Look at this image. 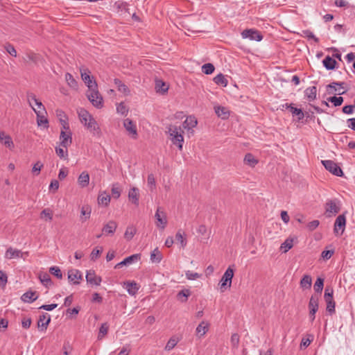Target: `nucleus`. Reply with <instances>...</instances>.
<instances>
[{"mask_svg":"<svg viewBox=\"0 0 355 355\" xmlns=\"http://www.w3.org/2000/svg\"><path fill=\"white\" fill-rule=\"evenodd\" d=\"M345 83L344 82H333L328 85H327V88L329 89H335V86H338L339 89H344V85Z\"/></svg>","mask_w":355,"mask_h":355,"instance_id":"338daca9","label":"nucleus"},{"mask_svg":"<svg viewBox=\"0 0 355 355\" xmlns=\"http://www.w3.org/2000/svg\"><path fill=\"white\" fill-rule=\"evenodd\" d=\"M185 275L186 277L189 280H195L201 276V275L198 274V272H194L191 270L186 271Z\"/></svg>","mask_w":355,"mask_h":355,"instance_id":"680f3d73","label":"nucleus"},{"mask_svg":"<svg viewBox=\"0 0 355 355\" xmlns=\"http://www.w3.org/2000/svg\"><path fill=\"white\" fill-rule=\"evenodd\" d=\"M215 112L216 115L221 118L222 119H227L229 118L230 115V112L229 110L223 106H216L214 107Z\"/></svg>","mask_w":355,"mask_h":355,"instance_id":"b1692460","label":"nucleus"},{"mask_svg":"<svg viewBox=\"0 0 355 355\" xmlns=\"http://www.w3.org/2000/svg\"><path fill=\"white\" fill-rule=\"evenodd\" d=\"M301 35L302 37H307L308 39H311L314 40V42L316 43L319 42V39L317 37H315V35L310 30L302 31V33Z\"/></svg>","mask_w":355,"mask_h":355,"instance_id":"6e6d98bb","label":"nucleus"},{"mask_svg":"<svg viewBox=\"0 0 355 355\" xmlns=\"http://www.w3.org/2000/svg\"><path fill=\"white\" fill-rule=\"evenodd\" d=\"M23 254L24 253L21 250L10 247L6 252L5 257L8 259L14 258H21L23 257Z\"/></svg>","mask_w":355,"mask_h":355,"instance_id":"aec40b11","label":"nucleus"},{"mask_svg":"<svg viewBox=\"0 0 355 355\" xmlns=\"http://www.w3.org/2000/svg\"><path fill=\"white\" fill-rule=\"evenodd\" d=\"M322 165L324 168L331 173L333 175H336L338 177H342L343 175V172L340 167L335 163L332 160H322Z\"/></svg>","mask_w":355,"mask_h":355,"instance_id":"423d86ee","label":"nucleus"},{"mask_svg":"<svg viewBox=\"0 0 355 355\" xmlns=\"http://www.w3.org/2000/svg\"><path fill=\"white\" fill-rule=\"evenodd\" d=\"M305 96L309 101H313L316 98L317 88L315 86L309 87L304 91Z\"/></svg>","mask_w":355,"mask_h":355,"instance_id":"bb28decb","label":"nucleus"},{"mask_svg":"<svg viewBox=\"0 0 355 355\" xmlns=\"http://www.w3.org/2000/svg\"><path fill=\"white\" fill-rule=\"evenodd\" d=\"M214 81L216 85L223 87H226L228 83L227 78L222 73H219L216 77H214Z\"/></svg>","mask_w":355,"mask_h":355,"instance_id":"ea45409f","label":"nucleus"},{"mask_svg":"<svg viewBox=\"0 0 355 355\" xmlns=\"http://www.w3.org/2000/svg\"><path fill=\"white\" fill-rule=\"evenodd\" d=\"M86 280L87 283L96 286H99L102 281L101 277L96 276L95 272L93 270H89L87 272Z\"/></svg>","mask_w":355,"mask_h":355,"instance_id":"dca6fc26","label":"nucleus"},{"mask_svg":"<svg viewBox=\"0 0 355 355\" xmlns=\"http://www.w3.org/2000/svg\"><path fill=\"white\" fill-rule=\"evenodd\" d=\"M215 67L211 63H207L202 65V71L204 73L209 75L214 71Z\"/></svg>","mask_w":355,"mask_h":355,"instance_id":"603ef678","label":"nucleus"},{"mask_svg":"<svg viewBox=\"0 0 355 355\" xmlns=\"http://www.w3.org/2000/svg\"><path fill=\"white\" fill-rule=\"evenodd\" d=\"M116 112L121 115L125 116L128 112V109L124 103L121 102L116 105Z\"/></svg>","mask_w":355,"mask_h":355,"instance_id":"5fc2aeb1","label":"nucleus"},{"mask_svg":"<svg viewBox=\"0 0 355 355\" xmlns=\"http://www.w3.org/2000/svg\"><path fill=\"white\" fill-rule=\"evenodd\" d=\"M355 110V103L354 105H345L343 107L342 111L346 114H352Z\"/></svg>","mask_w":355,"mask_h":355,"instance_id":"0e129e2a","label":"nucleus"},{"mask_svg":"<svg viewBox=\"0 0 355 355\" xmlns=\"http://www.w3.org/2000/svg\"><path fill=\"white\" fill-rule=\"evenodd\" d=\"M155 89L157 92L164 94L168 89V85L161 80H157L155 82Z\"/></svg>","mask_w":355,"mask_h":355,"instance_id":"e433bc0d","label":"nucleus"},{"mask_svg":"<svg viewBox=\"0 0 355 355\" xmlns=\"http://www.w3.org/2000/svg\"><path fill=\"white\" fill-rule=\"evenodd\" d=\"M65 80L67 83V85L70 87L73 88V89H76L78 87L77 81L74 79V78L70 73H67L65 74Z\"/></svg>","mask_w":355,"mask_h":355,"instance_id":"a19ab883","label":"nucleus"},{"mask_svg":"<svg viewBox=\"0 0 355 355\" xmlns=\"http://www.w3.org/2000/svg\"><path fill=\"white\" fill-rule=\"evenodd\" d=\"M139 259H140V254H134L131 256H129V257L125 258L122 261L118 263L114 266V268H120L123 266H129V265L132 264V263L137 261Z\"/></svg>","mask_w":355,"mask_h":355,"instance_id":"2eb2a0df","label":"nucleus"},{"mask_svg":"<svg viewBox=\"0 0 355 355\" xmlns=\"http://www.w3.org/2000/svg\"><path fill=\"white\" fill-rule=\"evenodd\" d=\"M198 124L196 118L194 116H187L186 120L182 123V127L187 129L188 131L191 130L193 132V128H195Z\"/></svg>","mask_w":355,"mask_h":355,"instance_id":"6ab92c4d","label":"nucleus"},{"mask_svg":"<svg viewBox=\"0 0 355 355\" xmlns=\"http://www.w3.org/2000/svg\"><path fill=\"white\" fill-rule=\"evenodd\" d=\"M108 328L109 327L107 323H103L101 324L98 336V339H102L107 334Z\"/></svg>","mask_w":355,"mask_h":355,"instance_id":"13d9d810","label":"nucleus"},{"mask_svg":"<svg viewBox=\"0 0 355 355\" xmlns=\"http://www.w3.org/2000/svg\"><path fill=\"white\" fill-rule=\"evenodd\" d=\"M55 153L60 159L64 160L68 159V151L67 149L64 150L61 147H55Z\"/></svg>","mask_w":355,"mask_h":355,"instance_id":"8fccbe9b","label":"nucleus"},{"mask_svg":"<svg viewBox=\"0 0 355 355\" xmlns=\"http://www.w3.org/2000/svg\"><path fill=\"white\" fill-rule=\"evenodd\" d=\"M300 284L303 289H310L312 285L311 277L309 275H304L300 280Z\"/></svg>","mask_w":355,"mask_h":355,"instance_id":"2f4dec72","label":"nucleus"},{"mask_svg":"<svg viewBox=\"0 0 355 355\" xmlns=\"http://www.w3.org/2000/svg\"><path fill=\"white\" fill-rule=\"evenodd\" d=\"M167 129L173 144L177 146L178 149L182 150L184 143V137L182 135L184 132L182 130L181 127L169 125Z\"/></svg>","mask_w":355,"mask_h":355,"instance_id":"f03ea898","label":"nucleus"},{"mask_svg":"<svg viewBox=\"0 0 355 355\" xmlns=\"http://www.w3.org/2000/svg\"><path fill=\"white\" fill-rule=\"evenodd\" d=\"M80 76L82 80L88 87V90L93 89L98 87L96 81L94 80V77L90 76V71L85 67L80 69Z\"/></svg>","mask_w":355,"mask_h":355,"instance_id":"39448f33","label":"nucleus"},{"mask_svg":"<svg viewBox=\"0 0 355 355\" xmlns=\"http://www.w3.org/2000/svg\"><path fill=\"white\" fill-rule=\"evenodd\" d=\"M123 126L129 132L130 135H132V137L135 139L137 137V130L135 123L130 119H125L123 121Z\"/></svg>","mask_w":355,"mask_h":355,"instance_id":"ddd939ff","label":"nucleus"},{"mask_svg":"<svg viewBox=\"0 0 355 355\" xmlns=\"http://www.w3.org/2000/svg\"><path fill=\"white\" fill-rule=\"evenodd\" d=\"M309 312L315 313L318 310V297L315 295H312L310 297L309 302Z\"/></svg>","mask_w":355,"mask_h":355,"instance_id":"a878e982","label":"nucleus"},{"mask_svg":"<svg viewBox=\"0 0 355 355\" xmlns=\"http://www.w3.org/2000/svg\"><path fill=\"white\" fill-rule=\"evenodd\" d=\"M163 256L159 249H154L150 253V261L153 263H159L162 260Z\"/></svg>","mask_w":355,"mask_h":355,"instance_id":"72a5a7b5","label":"nucleus"},{"mask_svg":"<svg viewBox=\"0 0 355 355\" xmlns=\"http://www.w3.org/2000/svg\"><path fill=\"white\" fill-rule=\"evenodd\" d=\"M209 324L207 321H202L196 327V335L199 337L204 336L209 330Z\"/></svg>","mask_w":355,"mask_h":355,"instance_id":"4be33fe9","label":"nucleus"},{"mask_svg":"<svg viewBox=\"0 0 355 355\" xmlns=\"http://www.w3.org/2000/svg\"><path fill=\"white\" fill-rule=\"evenodd\" d=\"M243 161L245 164L250 167H254L258 164V159L252 153H247Z\"/></svg>","mask_w":355,"mask_h":355,"instance_id":"473e14b6","label":"nucleus"},{"mask_svg":"<svg viewBox=\"0 0 355 355\" xmlns=\"http://www.w3.org/2000/svg\"><path fill=\"white\" fill-rule=\"evenodd\" d=\"M43 164L38 161L33 166L32 171L35 175H38L40 173L42 168L43 167Z\"/></svg>","mask_w":355,"mask_h":355,"instance_id":"69168bd1","label":"nucleus"},{"mask_svg":"<svg viewBox=\"0 0 355 355\" xmlns=\"http://www.w3.org/2000/svg\"><path fill=\"white\" fill-rule=\"evenodd\" d=\"M290 111L291 112V113L293 116H297V119L299 121L302 120L304 117V114L302 110L300 108L294 107L292 106V107H291Z\"/></svg>","mask_w":355,"mask_h":355,"instance_id":"09e8293b","label":"nucleus"},{"mask_svg":"<svg viewBox=\"0 0 355 355\" xmlns=\"http://www.w3.org/2000/svg\"><path fill=\"white\" fill-rule=\"evenodd\" d=\"M313 340V336L309 335V338H303L300 343V347H307Z\"/></svg>","mask_w":355,"mask_h":355,"instance_id":"e2e57ef3","label":"nucleus"},{"mask_svg":"<svg viewBox=\"0 0 355 355\" xmlns=\"http://www.w3.org/2000/svg\"><path fill=\"white\" fill-rule=\"evenodd\" d=\"M27 98L30 106L33 110L35 109L37 110L46 112L42 102L36 98V96L34 94L28 93Z\"/></svg>","mask_w":355,"mask_h":355,"instance_id":"9d476101","label":"nucleus"},{"mask_svg":"<svg viewBox=\"0 0 355 355\" xmlns=\"http://www.w3.org/2000/svg\"><path fill=\"white\" fill-rule=\"evenodd\" d=\"M117 228V223L114 220H110L104 225L102 232L105 235H113Z\"/></svg>","mask_w":355,"mask_h":355,"instance_id":"a211bd4d","label":"nucleus"},{"mask_svg":"<svg viewBox=\"0 0 355 355\" xmlns=\"http://www.w3.org/2000/svg\"><path fill=\"white\" fill-rule=\"evenodd\" d=\"M293 246V239L291 238H288L281 245V250H282L284 252H287L290 249L292 248Z\"/></svg>","mask_w":355,"mask_h":355,"instance_id":"37998d69","label":"nucleus"},{"mask_svg":"<svg viewBox=\"0 0 355 355\" xmlns=\"http://www.w3.org/2000/svg\"><path fill=\"white\" fill-rule=\"evenodd\" d=\"M139 191L136 187H132L128 192L129 200L135 205H139Z\"/></svg>","mask_w":355,"mask_h":355,"instance_id":"5701e85b","label":"nucleus"},{"mask_svg":"<svg viewBox=\"0 0 355 355\" xmlns=\"http://www.w3.org/2000/svg\"><path fill=\"white\" fill-rule=\"evenodd\" d=\"M324 286V279L322 278L318 277L313 286L314 291L316 293H321L322 291Z\"/></svg>","mask_w":355,"mask_h":355,"instance_id":"de8ad7c7","label":"nucleus"},{"mask_svg":"<svg viewBox=\"0 0 355 355\" xmlns=\"http://www.w3.org/2000/svg\"><path fill=\"white\" fill-rule=\"evenodd\" d=\"M78 182L81 187H85L89 184V175L88 173L83 171L78 178Z\"/></svg>","mask_w":355,"mask_h":355,"instance_id":"7c9ffc66","label":"nucleus"},{"mask_svg":"<svg viewBox=\"0 0 355 355\" xmlns=\"http://www.w3.org/2000/svg\"><path fill=\"white\" fill-rule=\"evenodd\" d=\"M175 239L181 245L182 248H184L187 245V240L184 238V233L182 232L181 230L178 231L175 234Z\"/></svg>","mask_w":355,"mask_h":355,"instance_id":"c03bdc74","label":"nucleus"},{"mask_svg":"<svg viewBox=\"0 0 355 355\" xmlns=\"http://www.w3.org/2000/svg\"><path fill=\"white\" fill-rule=\"evenodd\" d=\"M38 297L36 292L27 291L24 293L21 297V300L26 303H31L35 301Z\"/></svg>","mask_w":355,"mask_h":355,"instance_id":"393cba45","label":"nucleus"},{"mask_svg":"<svg viewBox=\"0 0 355 355\" xmlns=\"http://www.w3.org/2000/svg\"><path fill=\"white\" fill-rule=\"evenodd\" d=\"M40 280L42 282V284L45 286L46 287H49L51 285H52V282L51 279L50 275L46 273H41L39 276Z\"/></svg>","mask_w":355,"mask_h":355,"instance_id":"4c0bfd02","label":"nucleus"},{"mask_svg":"<svg viewBox=\"0 0 355 355\" xmlns=\"http://www.w3.org/2000/svg\"><path fill=\"white\" fill-rule=\"evenodd\" d=\"M34 112H35L37 115V123L39 126H41L42 125H45L46 127H48V119L45 116V114H46V112L41 111V110H37L34 109Z\"/></svg>","mask_w":355,"mask_h":355,"instance_id":"412c9836","label":"nucleus"},{"mask_svg":"<svg viewBox=\"0 0 355 355\" xmlns=\"http://www.w3.org/2000/svg\"><path fill=\"white\" fill-rule=\"evenodd\" d=\"M346 225V218L344 214L339 215L334 223V232L336 234H342Z\"/></svg>","mask_w":355,"mask_h":355,"instance_id":"6e6552de","label":"nucleus"},{"mask_svg":"<svg viewBox=\"0 0 355 355\" xmlns=\"http://www.w3.org/2000/svg\"><path fill=\"white\" fill-rule=\"evenodd\" d=\"M234 276V270L230 267H229L225 272L224 275H223V277H225V279H227L229 281V287L231 286L232 284V279Z\"/></svg>","mask_w":355,"mask_h":355,"instance_id":"4d7b16f0","label":"nucleus"},{"mask_svg":"<svg viewBox=\"0 0 355 355\" xmlns=\"http://www.w3.org/2000/svg\"><path fill=\"white\" fill-rule=\"evenodd\" d=\"M82 279V274L80 271L77 269H71L68 271V279L73 284H79V279Z\"/></svg>","mask_w":355,"mask_h":355,"instance_id":"f3484780","label":"nucleus"},{"mask_svg":"<svg viewBox=\"0 0 355 355\" xmlns=\"http://www.w3.org/2000/svg\"><path fill=\"white\" fill-rule=\"evenodd\" d=\"M111 197L105 191L101 193L98 196V203L102 206H107L110 202Z\"/></svg>","mask_w":355,"mask_h":355,"instance_id":"cd10ccee","label":"nucleus"},{"mask_svg":"<svg viewBox=\"0 0 355 355\" xmlns=\"http://www.w3.org/2000/svg\"><path fill=\"white\" fill-rule=\"evenodd\" d=\"M178 340L175 338H171L167 342L165 349L166 351H170L172 349L175 347V346L177 345Z\"/></svg>","mask_w":355,"mask_h":355,"instance_id":"052dcab7","label":"nucleus"},{"mask_svg":"<svg viewBox=\"0 0 355 355\" xmlns=\"http://www.w3.org/2000/svg\"><path fill=\"white\" fill-rule=\"evenodd\" d=\"M155 217L157 220V226L159 228L164 229L167 225V217L166 213L158 207L155 212Z\"/></svg>","mask_w":355,"mask_h":355,"instance_id":"9b49d317","label":"nucleus"},{"mask_svg":"<svg viewBox=\"0 0 355 355\" xmlns=\"http://www.w3.org/2000/svg\"><path fill=\"white\" fill-rule=\"evenodd\" d=\"M124 284L126 286L125 288L127 289L128 293L130 295H135L137 293V291L139 290V287L137 286V284L136 282H126L124 283Z\"/></svg>","mask_w":355,"mask_h":355,"instance_id":"f704fd0d","label":"nucleus"},{"mask_svg":"<svg viewBox=\"0 0 355 355\" xmlns=\"http://www.w3.org/2000/svg\"><path fill=\"white\" fill-rule=\"evenodd\" d=\"M87 97L92 104L96 108L100 109L103 106V99L98 92V87L93 89L87 90Z\"/></svg>","mask_w":355,"mask_h":355,"instance_id":"20e7f679","label":"nucleus"},{"mask_svg":"<svg viewBox=\"0 0 355 355\" xmlns=\"http://www.w3.org/2000/svg\"><path fill=\"white\" fill-rule=\"evenodd\" d=\"M243 38H249L250 40L260 42L263 39L261 33L254 29H245L241 33Z\"/></svg>","mask_w":355,"mask_h":355,"instance_id":"1a4fd4ad","label":"nucleus"},{"mask_svg":"<svg viewBox=\"0 0 355 355\" xmlns=\"http://www.w3.org/2000/svg\"><path fill=\"white\" fill-rule=\"evenodd\" d=\"M91 212H92V209L89 205H83L81 207V210H80V214H81L80 220L82 222H85L87 219H89L90 218Z\"/></svg>","mask_w":355,"mask_h":355,"instance_id":"c756f323","label":"nucleus"},{"mask_svg":"<svg viewBox=\"0 0 355 355\" xmlns=\"http://www.w3.org/2000/svg\"><path fill=\"white\" fill-rule=\"evenodd\" d=\"M197 232L202 236H204L203 239H208L209 238V233L207 232V229L205 225H200L197 229Z\"/></svg>","mask_w":355,"mask_h":355,"instance_id":"3c124183","label":"nucleus"},{"mask_svg":"<svg viewBox=\"0 0 355 355\" xmlns=\"http://www.w3.org/2000/svg\"><path fill=\"white\" fill-rule=\"evenodd\" d=\"M50 322V315L46 313H43L40 315L39 320L37 322V327L41 331L46 330Z\"/></svg>","mask_w":355,"mask_h":355,"instance_id":"4468645a","label":"nucleus"},{"mask_svg":"<svg viewBox=\"0 0 355 355\" xmlns=\"http://www.w3.org/2000/svg\"><path fill=\"white\" fill-rule=\"evenodd\" d=\"M112 197L115 199H118L121 193V189L119 187L118 183L113 184L112 186Z\"/></svg>","mask_w":355,"mask_h":355,"instance_id":"49530a36","label":"nucleus"},{"mask_svg":"<svg viewBox=\"0 0 355 355\" xmlns=\"http://www.w3.org/2000/svg\"><path fill=\"white\" fill-rule=\"evenodd\" d=\"M322 63H323L324 67L326 68V69H327V70H333V69H335L336 64L337 62H336V61L334 58H332L329 55H327L322 60Z\"/></svg>","mask_w":355,"mask_h":355,"instance_id":"c85d7f7f","label":"nucleus"},{"mask_svg":"<svg viewBox=\"0 0 355 355\" xmlns=\"http://www.w3.org/2000/svg\"><path fill=\"white\" fill-rule=\"evenodd\" d=\"M72 143V133L69 130H61L60 135V145L67 148Z\"/></svg>","mask_w":355,"mask_h":355,"instance_id":"0eeeda50","label":"nucleus"},{"mask_svg":"<svg viewBox=\"0 0 355 355\" xmlns=\"http://www.w3.org/2000/svg\"><path fill=\"white\" fill-rule=\"evenodd\" d=\"M49 272L55 275L58 279L62 278V274L59 267L58 266H52L49 268Z\"/></svg>","mask_w":355,"mask_h":355,"instance_id":"bf43d9fd","label":"nucleus"},{"mask_svg":"<svg viewBox=\"0 0 355 355\" xmlns=\"http://www.w3.org/2000/svg\"><path fill=\"white\" fill-rule=\"evenodd\" d=\"M78 116L80 122L89 130L92 135L100 137L101 136V128L94 117L85 109L78 111Z\"/></svg>","mask_w":355,"mask_h":355,"instance_id":"f257e3e1","label":"nucleus"},{"mask_svg":"<svg viewBox=\"0 0 355 355\" xmlns=\"http://www.w3.org/2000/svg\"><path fill=\"white\" fill-rule=\"evenodd\" d=\"M53 212L49 208L43 209L40 213V218L44 220L51 221L53 219Z\"/></svg>","mask_w":355,"mask_h":355,"instance_id":"58836bf2","label":"nucleus"},{"mask_svg":"<svg viewBox=\"0 0 355 355\" xmlns=\"http://www.w3.org/2000/svg\"><path fill=\"white\" fill-rule=\"evenodd\" d=\"M0 144L8 148L9 150H12L15 148V144L12 137L4 131H0Z\"/></svg>","mask_w":355,"mask_h":355,"instance_id":"f8f14e48","label":"nucleus"},{"mask_svg":"<svg viewBox=\"0 0 355 355\" xmlns=\"http://www.w3.org/2000/svg\"><path fill=\"white\" fill-rule=\"evenodd\" d=\"M137 230L134 226H128L124 234V237L128 240H131L135 235Z\"/></svg>","mask_w":355,"mask_h":355,"instance_id":"79ce46f5","label":"nucleus"},{"mask_svg":"<svg viewBox=\"0 0 355 355\" xmlns=\"http://www.w3.org/2000/svg\"><path fill=\"white\" fill-rule=\"evenodd\" d=\"M324 300L327 304L326 310L329 313V314L331 315L335 313L336 303L335 301L334 300V297L326 298L324 299Z\"/></svg>","mask_w":355,"mask_h":355,"instance_id":"c9c22d12","label":"nucleus"},{"mask_svg":"<svg viewBox=\"0 0 355 355\" xmlns=\"http://www.w3.org/2000/svg\"><path fill=\"white\" fill-rule=\"evenodd\" d=\"M5 49L6 51L12 56L16 57L17 56V51L15 49V47L11 44H7L5 46Z\"/></svg>","mask_w":355,"mask_h":355,"instance_id":"774afa93","label":"nucleus"},{"mask_svg":"<svg viewBox=\"0 0 355 355\" xmlns=\"http://www.w3.org/2000/svg\"><path fill=\"white\" fill-rule=\"evenodd\" d=\"M147 184L151 192L156 189V181L153 174H149L147 179Z\"/></svg>","mask_w":355,"mask_h":355,"instance_id":"a18cd8bd","label":"nucleus"},{"mask_svg":"<svg viewBox=\"0 0 355 355\" xmlns=\"http://www.w3.org/2000/svg\"><path fill=\"white\" fill-rule=\"evenodd\" d=\"M341 202L338 198L328 199L324 204V214L327 217L336 216L340 211Z\"/></svg>","mask_w":355,"mask_h":355,"instance_id":"7ed1b4c3","label":"nucleus"},{"mask_svg":"<svg viewBox=\"0 0 355 355\" xmlns=\"http://www.w3.org/2000/svg\"><path fill=\"white\" fill-rule=\"evenodd\" d=\"M328 101L332 103L335 107H338L342 105L343 102V98L341 96H331L328 98Z\"/></svg>","mask_w":355,"mask_h":355,"instance_id":"864d4df0","label":"nucleus"}]
</instances>
